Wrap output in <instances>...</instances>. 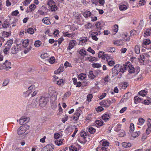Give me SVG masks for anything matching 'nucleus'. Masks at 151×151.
Masks as SVG:
<instances>
[{
	"label": "nucleus",
	"mask_w": 151,
	"mask_h": 151,
	"mask_svg": "<svg viewBox=\"0 0 151 151\" xmlns=\"http://www.w3.org/2000/svg\"><path fill=\"white\" fill-rule=\"evenodd\" d=\"M124 71L125 70H128V72L130 74L135 73L136 74H137L140 70V68L139 67L134 68L131 63L129 62H127L124 64Z\"/></svg>",
	"instance_id": "f257e3e1"
},
{
	"label": "nucleus",
	"mask_w": 151,
	"mask_h": 151,
	"mask_svg": "<svg viewBox=\"0 0 151 151\" xmlns=\"http://www.w3.org/2000/svg\"><path fill=\"white\" fill-rule=\"evenodd\" d=\"M49 94L51 96L50 103L51 104L55 103L57 95V93L56 92L55 88L53 87L49 88Z\"/></svg>",
	"instance_id": "f03ea898"
},
{
	"label": "nucleus",
	"mask_w": 151,
	"mask_h": 151,
	"mask_svg": "<svg viewBox=\"0 0 151 151\" xmlns=\"http://www.w3.org/2000/svg\"><path fill=\"white\" fill-rule=\"evenodd\" d=\"M49 98L41 97L40 99L37 98L36 99L34 103H39V104H47L49 101Z\"/></svg>",
	"instance_id": "7ed1b4c3"
},
{
	"label": "nucleus",
	"mask_w": 151,
	"mask_h": 151,
	"mask_svg": "<svg viewBox=\"0 0 151 151\" xmlns=\"http://www.w3.org/2000/svg\"><path fill=\"white\" fill-rule=\"evenodd\" d=\"M47 4L50 7L51 11L53 12L58 10V7L56 5L55 3L52 0H50L47 2Z\"/></svg>",
	"instance_id": "20e7f679"
},
{
	"label": "nucleus",
	"mask_w": 151,
	"mask_h": 151,
	"mask_svg": "<svg viewBox=\"0 0 151 151\" xmlns=\"http://www.w3.org/2000/svg\"><path fill=\"white\" fill-rule=\"evenodd\" d=\"M21 45V44H19L13 46L11 49V52L13 54H15L17 53Z\"/></svg>",
	"instance_id": "39448f33"
},
{
	"label": "nucleus",
	"mask_w": 151,
	"mask_h": 151,
	"mask_svg": "<svg viewBox=\"0 0 151 151\" xmlns=\"http://www.w3.org/2000/svg\"><path fill=\"white\" fill-rule=\"evenodd\" d=\"M114 67V68L119 73L120 72H121L123 73L124 72V68H123L124 67V65L122 66L119 64H116L115 65Z\"/></svg>",
	"instance_id": "423d86ee"
},
{
	"label": "nucleus",
	"mask_w": 151,
	"mask_h": 151,
	"mask_svg": "<svg viewBox=\"0 0 151 151\" xmlns=\"http://www.w3.org/2000/svg\"><path fill=\"white\" fill-rule=\"evenodd\" d=\"M11 63L8 62L7 60H6L2 65V68L3 69H6V70H8L9 69H11Z\"/></svg>",
	"instance_id": "0eeeda50"
},
{
	"label": "nucleus",
	"mask_w": 151,
	"mask_h": 151,
	"mask_svg": "<svg viewBox=\"0 0 151 151\" xmlns=\"http://www.w3.org/2000/svg\"><path fill=\"white\" fill-rule=\"evenodd\" d=\"M26 131V128L23 126H21L17 130L18 134L19 135L23 134H26L27 133H25Z\"/></svg>",
	"instance_id": "6e6552de"
},
{
	"label": "nucleus",
	"mask_w": 151,
	"mask_h": 151,
	"mask_svg": "<svg viewBox=\"0 0 151 151\" xmlns=\"http://www.w3.org/2000/svg\"><path fill=\"white\" fill-rule=\"evenodd\" d=\"M54 148V146L52 144H49L44 147L42 151H52Z\"/></svg>",
	"instance_id": "1a4fd4ad"
},
{
	"label": "nucleus",
	"mask_w": 151,
	"mask_h": 151,
	"mask_svg": "<svg viewBox=\"0 0 151 151\" xmlns=\"http://www.w3.org/2000/svg\"><path fill=\"white\" fill-rule=\"evenodd\" d=\"M30 120L29 117H22L19 120V123L21 125L23 124L24 123H26L28 122Z\"/></svg>",
	"instance_id": "9d476101"
},
{
	"label": "nucleus",
	"mask_w": 151,
	"mask_h": 151,
	"mask_svg": "<svg viewBox=\"0 0 151 151\" xmlns=\"http://www.w3.org/2000/svg\"><path fill=\"white\" fill-rule=\"evenodd\" d=\"M81 111L79 109L77 110V112L74 114L73 119L74 121H77L79 119V117L80 115Z\"/></svg>",
	"instance_id": "9b49d317"
},
{
	"label": "nucleus",
	"mask_w": 151,
	"mask_h": 151,
	"mask_svg": "<svg viewBox=\"0 0 151 151\" xmlns=\"http://www.w3.org/2000/svg\"><path fill=\"white\" fill-rule=\"evenodd\" d=\"M97 76V75L95 72H93V71L90 70L89 71L88 73V78L91 79H93Z\"/></svg>",
	"instance_id": "f8f14e48"
},
{
	"label": "nucleus",
	"mask_w": 151,
	"mask_h": 151,
	"mask_svg": "<svg viewBox=\"0 0 151 151\" xmlns=\"http://www.w3.org/2000/svg\"><path fill=\"white\" fill-rule=\"evenodd\" d=\"M151 43V42L150 40L145 39L143 41L142 46L145 48H146L147 45H149Z\"/></svg>",
	"instance_id": "ddd939ff"
},
{
	"label": "nucleus",
	"mask_w": 151,
	"mask_h": 151,
	"mask_svg": "<svg viewBox=\"0 0 151 151\" xmlns=\"http://www.w3.org/2000/svg\"><path fill=\"white\" fill-rule=\"evenodd\" d=\"M76 41L74 40H72L71 41L69 44V46L68 47V49L70 50L72 49L75 45Z\"/></svg>",
	"instance_id": "4468645a"
},
{
	"label": "nucleus",
	"mask_w": 151,
	"mask_h": 151,
	"mask_svg": "<svg viewBox=\"0 0 151 151\" xmlns=\"http://www.w3.org/2000/svg\"><path fill=\"white\" fill-rule=\"evenodd\" d=\"M142 101V103L143 102V100L142 99H141V98L138 97V96H135L134 98V103L137 104L140 102L141 101Z\"/></svg>",
	"instance_id": "2eb2a0df"
},
{
	"label": "nucleus",
	"mask_w": 151,
	"mask_h": 151,
	"mask_svg": "<svg viewBox=\"0 0 151 151\" xmlns=\"http://www.w3.org/2000/svg\"><path fill=\"white\" fill-rule=\"evenodd\" d=\"M111 115L110 114H105L103 115L102 116V119H103L105 122L107 121Z\"/></svg>",
	"instance_id": "dca6fc26"
},
{
	"label": "nucleus",
	"mask_w": 151,
	"mask_h": 151,
	"mask_svg": "<svg viewBox=\"0 0 151 151\" xmlns=\"http://www.w3.org/2000/svg\"><path fill=\"white\" fill-rule=\"evenodd\" d=\"M123 42L122 40H120L113 41V43L118 46H120L123 44Z\"/></svg>",
	"instance_id": "f3484780"
},
{
	"label": "nucleus",
	"mask_w": 151,
	"mask_h": 151,
	"mask_svg": "<svg viewBox=\"0 0 151 151\" xmlns=\"http://www.w3.org/2000/svg\"><path fill=\"white\" fill-rule=\"evenodd\" d=\"M64 141V139H63L56 140L55 141V144L58 146H60L63 144Z\"/></svg>",
	"instance_id": "a211bd4d"
},
{
	"label": "nucleus",
	"mask_w": 151,
	"mask_h": 151,
	"mask_svg": "<svg viewBox=\"0 0 151 151\" xmlns=\"http://www.w3.org/2000/svg\"><path fill=\"white\" fill-rule=\"evenodd\" d=\"M95 125L97 127H100L103 125V122L101 120H97L95 122Z\"/></svg>",
	"instance_id": "6ab92c4d"
},
{
	"label": "nucleus",
	"mask_w": 151,
	"mask_h": 151,
	"mask_svg": "<svg viewBox=\"0 0 151 151\" xmlns=\"http://www.w3.org/2000/svg\"><path fill=\"white\" fill-rule=\"evenodd\" d=\"M73 15L75 18L77 20H79L80 19V17H81L80 13L77 12H73Z\"/></svg>",
	"instance_id": "aec40b11"
},
{
	"label": "nucleus",
	"mask_w": 151,
	"mask_h": 151,
	"mask_svg": "<svg viewBox=\"0 0 151 151\" xmlns=\"http://www.w3.org/2000/svg\"><path fill=\"white\" fill-rule=\"evenodd\" d=\"M13 43V41L12 40H8L5 45V47L10 48L12 44Z\"/></svg>",
	"instance_id": "412c9836"
},
{
	"label": "nucleus",
	"mask_w": 151,
	"mask_h": 151,
	"mask_svg": "<svg viewBox=\"0 0 151 151\" xmlns=\"http://www.w3.org/2000/svg\"><path fill=\"white\" fill-rule=\"evenodd\" d=\"M22 46L24 47H27L29 45V40L28 39L25 40H22Z\"/></svg>",
	"instance_id": "4be33fe9"
},
{
	"label": "nucleus",
	"mask_w": 151,
	"mask_h": 151,
	"mask_svg": "<svg viewBox=\"0 0 151 151\" xmlns=\"http://www.w3.org/2000/svg\"><path fill=\"white\" fill-rule=\"evenodd\" d=\"M82 15L85 18H87L90 17L91 14V13L89 11H86L82 13Z\"/></svg>",
	"instance_id": "5701e85b"
},
{
	"label": "nucleus",
	"mask_w": 151,
	"mask_h": 151,
	"mask_svg": "<svg viewBox=\"0 0 151 151\" xmlns=\"http://www.w3.org/2000/svg\"><path fill=\"white\" fill-rule=\"evenodd\" d=\"M147 91L146 90H144L140 91L139 92L138 94L139 95L142 96H144L147 94Z\"/></svg>",
	"instance_id": "b1692460"
},
{
	"label": "nucleus",
	"mask_w": 151,
	"mask_h": 151,
	"mask_svg": "<svg viewBox=\"0 0 151 151\" xmlns=\"http://www.w3.org/2000/svg\"><path fill=\"white\" fill-rule=\"evenodd\" d=\"M43 22L45 24L48 25L51 24V23L47 17H45L42 20Z\"/></svg>",
	"instance_id": "393cba45"
},
{
	"label": "nucleus",
	"mask_w": 151,
	"mask_h": 151,
	"mask_svg": "<svg viewBox=\"0 0 151 151\" xmlns=\"http://www.w3.org/2000/svg\"><path fill=\"white\" fill-rule=\"evenodd\" d=\"M122 145L123 147L126 148L130 147L132 146V145L130 143H127V142H123L122 143Z\"/></svg>",
	"instance_id": "a878e982"
},
{
	"label": "nucleus",
	"mask_w": 151,
	"mask_h": 151,
	"mask_svg": "<svg viewBox=\"0 0 151 151\" xmlns=\"http://www.w3.org/2000/svg\"><path fill=\"white\" fill-rule=\"evenodd\" d=\"M127 9V6L124 4L120 5L119 6V10L122 11H124L126 10Z\"/></svg>",
	"instance_id": "bb28decb"
},
{
	"label": "nucleus",
	"mask_w": 151,
	"mask_h": 151,
	"mask_svg": "<svg viewBox=\"0 0 151 151\" xmlns=\"http://www.w3.org/2000/svg\"><path fill=\"white\" fill-rule=\"evenodd\" d=\"M10 25V24L9 22L5 21L2 24V26L3 28L6 29Z\"/></svg>",
	"instance_id": "cd10ccee"
},
{
	"label": "nucleus",
	"mask_w": 151,
	"mask_h": 151,
	"mask_svg": "<svg viewBox=\"0 0 151 151\" xmlns=\"http://www.w3.org/2000/svg\"><path fill=\"white\" fill-rule=\"evenodd\" d=\"M78 140L80 143L83 144L86 143L87 141L86 138H83L82 137H79Z\"/></svg>",
	"instance_id": "c85d7f7f"
},
{
	"label": "nucleus",
	"mask_w": 151,
	"mask_h": 151,
	"mask_svg": "<svg viewBox=\"0 0 151 151\" xmlns=\"http://www.w3.org/2000/svg\"><path fill=\"white\" fill-rule=\"evenodd\" d=\"M106 50L109 52H114L115 50V49L114 47H110L106 48Z\"/></svg>",
	"instance_id": "c756f323"
},
{
	"label": "nucleus",
	"mask_w": 151,
	"mask_h": 151,
	"mask_svg": "<svg viewBox=\"0 0 151 151\" xmlns=\"http://www.w3.org/2000/svg\"><path fill=\"white\" fill-rule=\"evenodd\" d=\"M96 150L97 151H107V148L103 147H98L97 148Z\"/></svg>",
	"instance_id": "7c9ffc66"
},
{
	"label": "nucleus",
	"mask_w": 151,
	"mask_h": 151,
	"mask_svg": "<svg viewBox=\"0 0 151 151\" xmlns=\"http://www.w3.org/2000/svg\"><path fill=\"white\" fill-rule=\"evenodd\" d=\"M42 44V42L40 40H37L35 42L34 45L35 47H39Z\"/></svg>",
	"instance_id": "2f4dec72"
},
{
	"label": "nucleus",
	"mask_w": 151,
	"mask_h": 151,
	"mask_svg": "<svg viewBox=\"0 0 151 151\" xmlns=\"http://www.w3.org/2000/svg\"><path fill=\"white\" fill-rule=\"evenodd\" d=\"M86 52L83 49H81L79 52V53L81 56H84L86 55Z\"/></svg>",
	"instance_id": "473e14b6"
},
{
	"label": "nucleus",
	"mask_w": 151,
	"mask_h": 151,
	"mask_svg": "<svg viewBox=\"0 0 151 151\" xmlns=\"http://www.w3.org/2000/svg\"><path fill=\"white\" fill-rule=\"evenodd\" d=\"M139 123L138 124L140 125L143 124L145 122V120L142 118H139L138 119Z\"/></svg>",
	"instance_id": "72a5a7b5"
},
{
	"label": "nucleus",
	"mask_w": 151,
	"mask_h": 151,
	"mask_svg": "<svg viewBox=\"0 0 151 151\" xmlns=\"http://www.w3.org/2000/svg\"><path fill=\"white\" fill-rule=\"evenodd\" d=\"M101 142L102 143V145L103 147H104L106 146H109V142L106 141H103V140L101 141Z\"/></svg>",
	"instance_id": "f704fd0d"
},
{
	"label": "nucleus",
	"mask_w": 151,
	"mask_h": 151,
	"mask_svg": "<svg viewBox=\"0 0 151 151\" xmlns=\"http://www.w3.org/2000/svg\"><path fill=\"white\" fill-rule=\"evenodd\" d=\"M140 134V133L139 131H137L133 133L132 134V136L133 137L135 138L139 136Z\"/></svg>",
	"instance_id": "c9c22d12"
},
{
	"label": "nucleus",
	"mask_w": 151,
	"mask_h": 151,
	"mask_svg": "<svg viewBox=\"0 0 151 151\" xmlns=\"http://www.w3.org/2000/svg\"><path fill=\"white\" fill-rule=\"evenodd\" d=\"M95 25L97 30H100L101 29V23L100 22H98L96 23Z\"/></svg>",
	"instance_id": "e433bc0d"
},
{
	"label": "nucleus",
	"mask_w": 151,
	"mask_h": 151,
	"mask_svg": "<svg viewBox=\"0 0 151 151\" xmlns=\"http://www.w3.org/2000/svg\"><path fill=\"white\" fill-rule=\"evenodd\" d=\"M92 67L94 68H99L101 67V65L100 64L98 63H94L92 64Z\"/></svg>",
	"instance_id": "4c0bfd02"
},
{
	"label": "nucleus",
	"mask_w": 151,
	"mask_h": 151,
	"mask_svg": "<svg viewBox=\"0 0 151 151\" xmlns=\"http://www.w3.org/2000/svg\"><path fill=\"white\" fill-rule=\"evenodd\" d=\"M135 52L137 54H139L140 53V47L138 45H136L135 47Z\"/></svg>",
	"instance_id": "58836bf2"
},
{
	"label": "nucleus",
	"mask_w": 151,
	"mask_h": 151,
	"mask_svg": "<svg viewBox=\"0 0 151 151\" xmlns=\"http://www.w3.org/2000/svg\"><path fill=\"white\" fill-rule=\"evenodd\" d=\"M88 131L91 134H94L96 132V130L93 127H90L88 128Z\"/></svg>",
	"instance_id": "ea45409f"
},
{
	"label": "nucleus",
	"mask_w": 151,
	"mask_h": 151,
	"mask_svg": "<svg viewBox=\"0 0 151 151\" xmlns=\"http://www.w3.org/2000/svg\"><path fill=\"white\" fill-rule=\"evenodd\" d=\"M81 137H82L83 138H86V134L85 132L82 131L80 133Z\"/></svg>",
	"instance_id": "a19ab883"
},
{
	"label": "nucleus",
	"mask_w": 151,
	"mask_h": 151,
	"mask_svg": "<svg viewBox=\"0 0 151 151\" xmlns=\"http://www.w3.org/2000/svg\"><path fill=\"white\" fill-rule=\"evenodd\" d=\"M144 34L146 36L150 35H151V28L150 29H147L144 33Z\"/></svg>",
	"instance_id": "79ce46f5"
},
{
	"label": "nucleus",
	"mask_w": 151,
	"mask_h": 151,
	"mask_svg": "<svg viewBox=\"0 0 151 151\" xmlns=\"http://www.w3.org/2000/svg\"><path fill=\"white\" fill-rule=\"evenodd\" d=\"M139 60L140 62L142 63L141 60L142 61V62H144L145 61V56L144 55H140V58H139Z\"/></svg>",
	"instance_id": "37998d69"
},
{
	"label": "nucleus",
	"mask_w": 151,
	"mask_h": 151,
	"mask_svg": "<svg viewBox=\"0 0 151 151\" xmlns=\"http://www.w3.org/2000/svg\"><path fill=\"white\" fill-rule=\"evenodd\" d=\"M27 32L30 34H33L34 32V29L32 28H28L27 31Z\"/></svg>",
	"instance_id": "c03bdc74"
},
{
	"label": "nucleus",
	"mask_w": 151,
	"mask_h": 151,
	"mask_svg": "<svg viewBox=\"0 0 151 151\" xmlns=\"http://www.w3.org/2000/svg\"><path fill=\"white\" fill-rule=\"evenodd\" d=\"M36 8V6L34 4H32L29 6L30 10L31 12L34 11Z\"/></svg>",
	"instance_id": "a18cd8bd"
},
{
	"label": "nucleus",
	"mask_w": 151,
	"mask_h": 151,
	"mask_svg": "<svg viewBox=\"0 0 151 151\" xmlns=\"http://www.w3.org/2000/svg\"><path fill=\"white\" fill-rule=\"evenodd\" d=\"M112 74L115 76L117 75L119 73L114 68V67L112 68Z\"/></svg>",
	"instance_id": "49530a36"
},
{
	"label": "nucleus",
	"mask_w": 151,
	"mask_h": 151,
	"mask_svg": "<svg viewBox=\"0 0 151 151\" xmlns=\"http://www.w3.org/2000/svg\"><path fill=\"white\" fill-rule=\"evenodd\" d=\"M31 92L29 91H27L24 92L23 94V96L25 97H27L29 94L31 93Z\"/></svg>",
	"instance_id": "de8ad7c7"
},
{
	"label": "nucleus",
	"mask_w": 151,
	"mask_h": 151,
	"mask_svg": "<svg viewBox=\"0 0 151 151\" xmlns=\"http://www.w3.org/2000/svg\"><path fill=\"white\" fill-rule=\"evenodd\" d=\"M144 104H150L151 103V99L148 98L147 99H145L143 101Z\"/></svg>",
	"instance_id": "09e8293b"
},
{
	"label": "nucleus",
	"mask_w": 151,
	"mask_h": 151,
	"mask_svg": "<svg viewBox=\"0 0 151 151\" xmlns=\"http://www.w3.org/2000/svg\"><path fill=\"white\" fill-rule=\"evenodd\" d=\"M117 127H115V130L117 132L119 131L120 130V128L121 127V124H117Z\"/></svg>",
	"instance_id": "8fccbe9b"
},
{
	"label": "nucleus",
	"mask_w": 151,
	"mask_h": 151,
	"mask_svg": "<svg viewBox=\"0 0 151 151\" xmlns=\"http://www.w3.org/2000/svg\"><path fill=\"white\" fill-rule=\"evenodd\" d=\"M55 59L54 57H52L48 60V61L50 63L52 64L55 62Z\"/></svg>",
	"instance_id": "3c124183"
},
{
	"label": "nucleus",
	"mask_w": 151,
	"mask_h": 151,
	"mask_svg": "<svg viewBox=\"0 0 151 151\" xmlns=\"http://www.w3.org/2000/svg\"><path fill=\"white\" fill-rule=\"evenodd\" d=\"M9 82V80L8 79H6L4 80L3 83L2 84V86H6Z\"/></svg>",
	"instance_id": "603ef678"
},
{
	"label": "nucleus",
	"mask_w": 151,
	"mask_h": 151,
	"mask_svg": "<svg viewBox=\"0 0 151 151\" xmlns=\"http://www.w3.org/2000/svg\"><path fill=\"white\" fill-rule=\"evenodd\" d=\"M64 81L63 79H60L57 81V84L58 85H63L64 84Z\"/></svg>",
	"instance_id": "864d4df0"
},
{
	"label": "nucleus",
	"mask_w": 151,
	"mask_h": 151,
	"mask_svg": "<svg viewBox=\"0 0 151 151\" xmlns=\"http://www.w3.org/2000/svg\"><path fill=\"white\" fill-rule=\"evenodd\" d=\"M35 88V86L34 85H32L30 86H29L28 88V91H32V90H34Z\"/></svg>",
	"instance_id": "5fc2aeb1"
},
{
	"label": "nucleus",
	"mask_w": 151,
	"mask_h": 151,
	"mask_svg": "<svg viewBox=\"0 0 151 151\" xmlns=\"http://www.w3.org/2000/svg\"><path fill=\"white\" fill-rule=\"evenodd\" d=\"M129 128L132 132H133L134 129V124L132 123H131L130 125Z\"/></svg>",
	"instance_id": "6e6d98bb"
},
{
	"label": "nucleus",
	"mask_w": 151,
	"mask_h": 151,
	"mask_svg": "<svg viewBox=\"0 0 151 151\" xmlns=\"http://www.w3.org/2000/svg\"><path fill=\"white\" fill-rule=\"evenodd\" d=\"M69 149L70 151H76L77 148L74 146H71L70 147Z\"/></svg>",
	"instance_id": "4d7b16f0"
},
{
	"label": "nucleus",
	"mask_w": 151,
	"mask_h": 151,
	"mask_svg": "<svg viewBox=\"0 0 151 151\" xmlns=\"http://www.w3.org/2000/svg\"><path fill=\"white\" fill-rule=\"evenodd\" d=\"M10 48L5 47V48L4 49L3 52L5 54H7L9 52V50Z\"/></svg>",
	"instance_id": "13d9d810"
},
{
	"label": "nucleus",
	"mask_w": 151,
	"mask_h": 151,
	"mask_svg": "<svg viewBox=\"0 0 151 151\" xmlns=\"http://www.w3.org/2000/svg\"><path fill=\"white\" fill-rule=\"evenodd\" d=\"M110 57L108 54H106L104 52V54L103 55V58L104 59H106L107 61H108V60L110 59Z\"/></svg>",
	"instance_id": "bf43d9fd"
},
{
	"label": "nucleus",
	"mask_w": 151,
	"mask_h": 151,
	"mask_svg": "<svg viewBox=\"0 0 151 151\" xmlns=\"http://www.w3.org/2000/svg\"><path fill=\"white\" fill-rule=\"evenodd\" d=\"M19 14V12L18 10H16L12 13V16H16L18 14Z\"/></svg>",
	"instance_id": "052dcab7"
},
{
	"label": "nucleus",
	"mask_w": 151,
	"mask_h": 151,
	"mask_svg": "<svg viewBox=\"0 0 151 151\" xmlns=\"http://www.w3.org/2000/svg\"><path fill=\"white\" fill-rule=\"evenodd\" d=\"M107 62L108 65L110 66H113L115 64V62L114 61L109 60Z\"/></svg>",
	"instance_id": "680f3d73"
},
{
	"label": "nucleus",
	"mask_w": 151,
	"mask_h": 151,
	"mask_svg": "<svg viewBox=\"0 0 151 151\" xmlns=\"http://www.w3.org/2000/svg\"><path fill=\"white\" fill-rule=\"evenodd\" d=\"M104 110V109L102 106H99L96 108V110L97 112L102 111Z\"/></svg>",
	"instance_id": "e2e57ef3"
},
{
	"label": "nucleus",
	"mask_w": 151,
	"mask_h": 151,
	"mask_svg": "<svg viewBox=\"0 0 151 151\" xmlns=\"http://www.w3.org/2000/svg\"><path fill=\"white\" fill-rule=\"evenodd\" d=\"M68 119V116L67 115H65L64 117L62 119V121L63 123H64L66 121H67Z\"/></svg>",
	"instance_id": "0e129e2a"
},
{
	"label": "nucleus",
	"mask_w": 151,
	"mask_h": 151,
	"mask_svg": "<svg viewBox=\"0 0 151 151\" xmlns=\"http://www.w3.org/2000/svg\"><path fill=\"white\" fill-rule=\"evenodd\" d=\"M87 50L88 51L91 53L93 54H94L95 53V52L94 50H92L91 47H89Z\"/></svg>",
	"instance_id": "69168bd1"
},
{
	"label": "nucleus",
	"mask_w": 151,
	"mask_h": 151,
	"mask_svg": "<svg viewBox=\"0 0 151 151\" xmlns=\"http://www.w3.org/2000/svg\"><path fill=\"white\" fill-rule=\"evenodd\" d=\"M79 78L81 80H83L85 78V75L83 73L79 75Z\"/></svg>",
	"instance_id": "338daca9"
},
{
	"label": "nucleus",
	"mask_w": 151,
	"mask_h": 151,
	"mask_svg": "<svg viewBox=\"0 0 151 151\" xmlns=\"http://www.w3.org/2000/svg\"><path fill=\"white\" fill-rule=\"evenodd\" d=\"M30 1L29 0H25L23 2V4L24 5L27 6L30 3Z\"/></svg>",
	"instance_id": "774afa93"
}]
</instances>
